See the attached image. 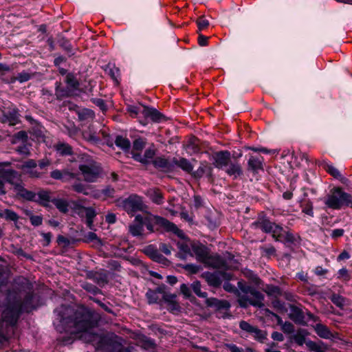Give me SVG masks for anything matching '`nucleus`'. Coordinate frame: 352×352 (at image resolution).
<instances>
[{
	"label": "nucleus",
	"instance_id": "f257e3e1",
	"mask_svg": "<svg viewBox=\"0 0 352 352\" xmlns=\"http://www.w3.org/2000/svg\"><path fill=\"white\" fill-rule=\"evenodd\" d=\"M53 324L60 333L69 336L59 338L63 344H72L79 338L83 342L93 345L96 350L102 352H133V346H124L122 338L113 333L98 334L91 331L100 319L98 314L87 309H76L69 305H61L54 311Z\"/></svg>",
	"mask_w": 352,
	"mask_h": 352
},
{
	"label": "nucleus",
	"instance_id": "f03ea898",
	"mask_svg": "<svg viewBox=\"0 0 352 352\" xmlns=\"http://www.w3.org/2000/svg\"><path fill=\"white\" fill-rule=\"evenodd\" d=\"M126 110L132 118H137L143 126H146L148 124V120L155 123L164 122L168 120V118L157 109L144 105L141 103L138 104H128Z\"/></svg>",
	"mask_w": 352,
	"mask_h": 352
},
{
	"label": "nucleus",
	"instance_id": "7ed1b4c3",
	"mask_svg": "<svg viewBox=\"0 0 352 352\" xmlns=\"http://www.w3.org/2000/svg\"><path fill=\"white\" fill-rule=\"evenodd\" d=\"M238 303L241 307L247 308L250 305L262 308L264 307V295L255 287L238 282Z\"/></svg>",
	"mask_w": 352,
	"mask_h": 352
},
{
	"label": "nucleus",
	"instance_id": "20e7f679",
	"mask_svg": "<svg viewBox=\"0 0 352 352\" xmlns=\"http://www.w3.org/2000/svg\"><path fill=\"white\" fill-rule=\"evenodd\" d=\"M78 169L85 182L94 183L97 182L102 174V168L91 156L86 153L78 156Z\"/></svg>",
	"mask_w": 352,
	"mask_h": 352
},
{
	"label": "nucleus",
	"instance_id": "39448f33",
	"mask_svg": "<svg viewBox=\"0 0 352 352\" xmlns=\"http://www.w3.org/2000/svg\"><path fill=\"white\" fill-rule=\"evenodd\" d=\"M142 222L143 226H146L149 232H154L153 225L156 224L160 226L166 232H172L180 239H185L186 237L184 232L179 229L175 223L160 216L153 214H148L146 217L142 216Z\"/></svg>",
	"mask_w": 352,
	"mask_h": 352
},
{
	"label": "nucleus",
	"instance_id": "423d86ee",
	"mask_svg": "<svg viewBox=\"0 0 352 352\" xmlns=\"http://www.w3.org/2000/svg\"><path fill=\"white\" fill-rule=\"evenodd\" d=\"M327 208L340 210L346 207H352V196L340 188H332L323 201Z\"/></svg>",
	"mask_w": 352,
	"mask_h": 352
},
{
	"label": "nucleus",
	"instance_id": "0eeeda50",
	"mask_svg": "<svg viewBox=\"0 0 352 352\" xmlns=\"http://www.w3.org/2000/svg\"><path fill=\"white\" fill-rule=\"evenodd\" d=\"M20 316L19 305H12L4 308L0 319V346L7 340L6 333L10 327L14 326Z\"/></svg>",
	"mask_w": 352,
	"mask_h": 352
},
{
	"label": "nucleus",
	"instance_id": "6e6552de",
	"mask_svg": "<svg viewBox=\"0 0 352 352\" xmlns=\"http://www.w3.org/2000/svg\"><path fill=\"white\" fill-rule=\"evenodd\" d=\"M116 202L118 206L123 208L129 214L143 211L146 208L142 198L135 194L129 195L127 198H119Z\"/></svg>",
	"mask_w": 352,
	"mask_h": 352
},
{
	"label": "nucleus",
	"instance_id": "1a4fd4ad",
	"mask_svg": "<svg viewBox=\"0 0 352 352\" xmlns=\"http://www.w3.org/2000/svg\"><path fill=\"white\" fill-rule=\"evenodd\" d=\"M252 226L255 228L261 229L265 233H272L274 238L276 236H281L283 234V228L271 222L265 217H259L258 219L252 223Z\"/></svg>",
	"mask_w": 352,
	"mask_h": 352
},
{
	"label": "nucleus",
	"instance_id": "9d476101",
	"mask_svg": "<svg viewBox=\"0 0 352 352\" xmlns=\"http://www.w3.org/2000/svg\"><path fill=\"white\" fill-rule=\"evenodd\" d=\"M289 318L296 324L301 325H305L309 321L316 322L318 320V318L309 311L305 315L303 311L296 306L291 307Z\"/></svg>",
	"mask_w": 352,
	"mask_h": 352
},
{
	"label": "nucleus",
	"instance_id": "9b49d317",
	"mask_svg": "<svg viewBox=\"0 0 352 352\" xmlns=\"http://www.w3.org/2000/svg\"><path fill=\"white\" fill-rule=\"evenodd\" d=\"M204 276L208 284L214 287H219L223 280H230L232 277L230 273L221 271L214 272H207L204 274Z\"/></svg>",
	"mask_w": 352,
	"mask_h": 352
},
{
	"label": "nucleus",
	"instance_id": "f8f14e48",
	"mask_svg": "<svg viewBox=\"0 0 352 352\" xmlns=\"http://www.w3.org/2000/svg\"><path fill=\"white\" fill-rule=\"evenodd\" d=\"M1 177L6 182L11 184L16 191L19 187L23 183L21 179V175L17 171L13 169L3 170L0 172Z\"/></svg>",
	"mask_w": 352,
	"mask_h": 352
},
{
	"label": "nucleus",
	"instance_id": "ddd939ff",
	"mask_svg": "<svg viewBox=\"0 0 352 352\" xmlns=\"http://www.w3.org/2000/svg\"><path fill=\"white\" fill-rule=\"evenodd\" d=\"M23 173L28 175L31 178H41L45 173L40 171L37 163L34 160H28L24 162L20 166Z\"/></svg>",
	"mask_w": 352,
	"mask_h": 352
},
{
	"label": "nucleus",
	"instance_id": "4468645a",
	"mask_svg": "<svg viewBox=\"0 0 352 352\" xmlns=\"http://www.w3.org/2000/svg\"><path fill=\"white\" fill-rule=\"evenodd\" d=\"M313 327L316 334L321 338L330 340L333 342H337L340 340L338 333L331 332L330 329L323 324L317 323L313 326Z\"/></svg>",
	"mask_w": 352,
	"mask_h": 352
},
{
	"label": "nucleus",
	"instance_id": "2eb2a0df",
	"mask_svg": "<svg viewBox=\"0 0 352 352\" xmlns=\"http://www.w3.org/2000/svg\"><path fill=\"white\" fill-rule=\"evenodd\" d=\"M213 158L215 167L224 168L227 167L230 162V153L228 151H221L216 153Z\"/></svg>",
	"mask_w": 352,
	"mask_h": 352
},
{
	"label": "nucleus",
	"instance_id": "dca6fc26",
	"mask_svg": "<svg viewBox=\"0 0 352 352\" xmlns=\"http://www.w3.org/2000/svg\"><path fill=\"white\" fill-rule=\"evenodd\" d=\"M192 256L195 254L197 261L205 262L208 258V252L204 245L193 242L191 243Z\"/></svg>",
	"mask_w": 352,
	"mask_h": 352
},
{
	"label": "nucleus",
	"instance_id": "f3484780",
	"mask_svg": "<svg viewBox=\"0 0 352 352\" xmlns=\"http://www.w3.org/2000/svg\"><path fill=\"white\" fill-rule=\"evenodd\" d=\"M264 158L262 156L250 155L248 161V170L258 173L263 170Z\"/></svg>",
	"mask_w": 352,
	"mask_h": 352
},
{
	"label": "nucleus",
	"instance_id": "a211bd4d",
	"mask_svg": "<svg viewBox=\"0 0 352 352\" xmlns=\"http://www.w3.org/2000/svg\"><path fill=\"white\" fill-rule=\"evenodd\" d=\"M34 299V294L32 292H29L25 296L23 302L21 304L19 302H14L12 303L8 304L5 308H7L8 307L12 305H19L20 307V315L23 311L30 312L32 310L34 309L36 307L33 305L32 302Z\"/></svg>",
	"mask_w": 352,
	"mask_h": 352
},
{
	"label": "nucleus",
	"instance_id": "6ab92c4d",
	"mask_svg": "<svg viewBox=\"0 0 352 352\" xmlns=\"http://www.w3.org/2000/svg\"><path fill=\"white\" fill-rule=\"evenodd\" d=\"M87 276L89 279L92 280L100 287H104L109 282L108 274L102 271H90Z\"/></svg>",
	"mask_w": 352,
	"mask_h": 352
},
{
	"label": "nucleus",
	"instance_id": "aec40b11",
	"mask_svg": "<svg viewBox=\"0 0 352 352\" xmlns=\"http://www.w3.org/2000/svg\"><path fill=\"white\" fill-rule=\"evenodd\" d=\"M144 226L142 222V215L135 217L133 222L129 226V232L133 236H140L143 234Z\"/></svg>",
	"mask_w": 352,
	"mask_h": 352
},
{
	"label": "nucleus",
	"instance_id": "412c9836",
	"mask_svg": "<svg viewBox=\"0 0 352 352\" xmlns=\"http://www.w3.org/2000/svg\"><path fill=\"white\" fill-rule=\"evenodd\" d=\"M163 293V288L158 287L155 289H149L146 293V297L148 304H157L162 299L161 294Z\"/></svg>",
	"mask_w": 352,
	"mask_h": 352
},
{
	"label": "nucleus",
	"instance_id": "4be33fe9",
	"mask_svg": "<svg viewBox=\"0 0 352 352\" xmlns=\"http://www.w3.org/2000/svg\"><path fill=\"white\" fill-rule=\"evenodd\" d=\"M1 122L9 125H15L19 122V114L16 109H12L3 113Z\"/></svg>",
	"mask_w": 352,
	"mask_h": 352
},
{
	"label": "nucleus",
	"instance_id": "5701e85b",
	"mask_svg": "<svg viewBox=\"0 0 352 352\" xmlns=\"http://www.w3.org/2000/svg\"><path fill=\"white\" fill-rule=\"evenodd\" d=\"M144 252L155 262L164 263L166 260V258L162 255L159 250L153 245L147 246L144 250Z\"/></svg>",
	"mask_w": 352,
	"mask_h": 352
},
{
	"label": "nucleus",
	"instance_id": "b1692460",
	"mask_svg": "<svg viewBox=\"0 0 352 352\" xmlns=\"http://www.w3.org/2000/svg\"><path fill=\"white\" fill-rule=\"evenodd\" d=\"M55 95L58 100H62L74 95V92L69 87H63L60 82H56Z\"/></svg>",
	"mask_w": 352,
	"mask_h": 352
},
{
	"label": "nucleus",
	"instance_id": "393cba45",
	"mask_svg": "<svg viewBox=\"0 0 352 352\" xmlns=\"http://www.w3.org/2000/svg\"><path fill=\"white\" fill-rule=\"evenodd\" d=\"M179 252L177 256L182 260H186L188 256H192L191 244L189 245L186 242L177 243Z\"/></svg>",
	"mask_w": 352,
	"mask_h": 352
},
{
	"label": "nucleus",
	"instance_id": "a878e982",
	"mask_svg": "<svg viewBox=\"0 0 352 352\" xmlns=\"http://www.w3.org/2000/svg\"><path fill=\"white\" fill-rule=\"evenodd\" d=\"M175 165L182 169L184 171L187 173H191L193 170V165L191 164V162L184 158L181 157L179 159L173 158V166Z\"/></svg>",
	"mask_w": 352,
	"mask_h": 352
},
{
	"label": "nucleus",
	"instance_id": "bb28decb",
	"mask_svg": "<svg viewBox=\"0 0 352 352\" xmlns=\"http://www.w3.org/2000/svg\"><path fill=\"white\" fill-rule=\"evenodd\" d=\"M52 202V199L50 197V192L47 190H40L38 193H36V201L40 205L43 206L45 207H47L49 206V203Z\"/></svg>",
	"mask_w": 352,
	"mask_h": 352
},
{
	"label": "nucleus",
	"instance_id": "cd10ccee",
	"mask_svg": "<svg viewBox=\"0 0 352 352\" xmlns=\"http://www.w3.org/2000/svg\"><path fill=\"white\" fill-rule=\"evenodd\" d=\"M23 186V184L21 186H18L16 194L28 201H36V193L25 189Z\"/></svg>",
	"mask_w": 352,
	"mask_h": 352
},
{
	"label": "nucleus",
	"instance_id": "c85d7f7f",
	"mask_svg": "<svg viewBox=\"0 0 352 352\" xmlns=\"http://www.w3.org/2000/svg\"><path fill=\"white\" fill-rule=\"evenodd\" d=\"M228 175L232 177L233 179L237 178L239 176L242 175V169L240 164L237 162L232 163L231 162L228 164V167L226 170Z\"/></svg>",
	"mask_w": 352,
	"mask_h": 352
},
{
	"label": "nucleus",
	"instance_id": "c756f323",
	"mask_svg": "<svg viewBox=\"0 0 352 352\" xmlns=\"http://www.w3.org/2000/svg\"><path fill=\"white\" fill-rule=\"evenodd\" d=\"M52 203L62 213L66 214L69 211V202L67 200L61 198L52 199Z\"/></svg>",
	"mask_w": 352,
	"mask_h": 352
},
{
	"label": "nucleus",
	"instance_id": "7c9ffc66",
	"mask_svg": "<svg viewBox=\"0 0 352 352\" xmlns=\"http://www.w3.org/2000/svg\"><path fill=\"white\" fill-rule=\"evenodd\" d=\"M104 71L116 83L119 82L120 69L114 64L109 63L104 67Z\"/></svg>",
	"mask_w": 352,
	"mask_h": 352
},
{
	"label": "nucleus",
	"instance_id": "2f4dec72",
	"mask_svg": "<svg viewBox=\"0 0 352 352\" xmlns=\"http://www.w3.org/2000/svg\"><path fill=\"white\" fill-rule=\"evenodd\" d=\"M155 168L170 170L173 168V162L170 163L167 159L158 157L152 162Z\"/></svg>",
	"mask_w": 352,
	"mask_h": 352
},
{
	"label": "nucleus",
	"instance_id": "473e14b6",
	"mask_svg": "<svg viewBox=\"0 0 352 352\" xmlns=\"http://www.w3.org/2000/svg\"><path fill=\"white\" fill-rule=\"evenodd\" d=\"M86 217V223L89 229H92L94 219L96 215V212L94 208L92 207H85L84 210Z\"/></svg>",
	"mask_w": 352,
	"mask_h": 352
},
{
	"label": "nucleus",
	"instance_id": "72a5a7b5",
	"mask_svg": "<svg viewBox=\"0 0 352 352\" xmlns=\"http://www.w3.org/2000/svg\"><path fill=\"white\" fill-rule=\"evenodd\" d=\"M65 82L67 87H69L74 92L78 90L79 82L73 74L69 73L66 75Z\"/></svg>",
	"mask_w": 352,
	"mask_h": 352
},
{
	"label": "nucleus",
	"instance_id": "f704fd0d",
	"mask_svg": "<svg viewBox=\"0 0 352 352\" xmlns=\"http://www.w3.org/2000/svg\"><path fill=\"white\" fill-rule=\"evenodd\" d=\"M115 144L118 147L125 151H129L131 148L130 141L127 138L120 135L116 137Z\"/></svg>",
	"mask_w": 352,
	"mask_h": 352
},
{
	"label": "nucleus",
	"instance_id": "c9c22d12",
	"mask_svg": "<svg viewBox=\"0 0 352 352\" xmlns=\"http://www.w3.org/2000/svg\"><path fill=\"white\" fill-rule=\"evenodd\" d=\"M28 141V136L25 131H20L13 135L12 144L26 143Z\"/></svg>",
	"mask_w": 352,
	"mask_h": 352
},
{
	"label": "nucleus",
	"instance_id": "e433bc0d",
	"mask_svg": "<svg viewBox=\"0 0 352 352\" xmlns=\"http://www.w3.org/2000/svg\"><path fill=\"white\" fill-rule=\"evenodd\" d=\"M25 214L30 217L32 226H39L43 223V217L41 215H34L30 210H27Z\"/></svg>",
	"mask_w": 352,
	"mask_h": 352
},
{
	"label": "nucleus",
	"instance_id": "4c0bfd02",
	"mask_svg": "<svg viewBox=\"0 0 352 352\" xmlns=\"http://www.w3.org/2000/svg\"><path fill=\"white\" fill-rule=\"evenodd\" d=\"M191 288L193 292L199 298H206L207 293L205 292H201V283L199 281L196 280L194 281L191 284Z\"/></svg>",
	"mask_w": 352,
	"mask_h": 352
},
{
	"label": "nucleus",
	"instance_id": "58836bf2",
	"mask_svg": "<svg viewBox=\"0 0 352 352\" xmlns=\"http://www.w3.org/2000/svg\"><path fill=\"white\" fill-rule=\"evenodd\" d=\"M56 150L61 155H70L72 154V148L67 144H58Z\"/></svg>",
	"mask_w": 352,
	"mask_h": 352
},
{
	"label": "nucleus",
	"instance_id": "ea45409f",
	"mask_svg": "<svg viewBox=\"0 0 352 352\" xmlns=\"http://www.w3.org/2000/svg\"><path fill=\"white\" fill-rule=\"evenodd\" d=\"M82 287L87 292H89L94 295L102 294V292L100 289L89 283H84L82 285Z\"/></svg>",
	"mask_w": 352,
	"mask_h": 352
},
{
	"label": "nucleus",
	"instance_id": "a19ab883",
	"mask_svg": "<svg viewBox=\"0 0 352 352\" xmlns=\"http://www.w3.org/2000/svg\"><path fill=\"white\" fill-rule=\"evenodd\" d=\"M82 135L85 140L92 144H97L100 142V138L95 133L85 131Z\"/></svg>",
	"mask_w": 352,
	"mask_h": 352
},
{
	"label": "nucleus",
	"instance_id": "79ce46f5",
	"mask_svg": "<svg viewBox=\"0 0 352 352\" xmlns=\"http://www.w3.org/2000/svg\"><path fill=\"white\" fill-rule=\"evenodd\" d=\"M325 169L327 173H329L331 175L334 177L336 179L342 180L344 179L342 177V175L340 174V171L334 167L332 164H327L325 166Z\"/></svg>",
	"mask_w": 352,
	"mask_h": 352
},
{
	"label": "nucleus",
	"instance_id": "37998d69",
	"mask_svg": "<svg viewBox=\"0 0 352 352\" xmlns=\"http://www.w3.org/2000/svg\"><path fill=\"white\" fill-rule=\"evenodd\" d=\"M282 233L283 235H282L281 236H276L275 237L276 241H284L287 243H293L294 242V241H295L294 236L291 232H287L283 230Z\"/></svg>",
	"mask_w": 352,
	"mask_h": 352
},
{
	"label": "nucleus",
	"instance_id": "c03bdc74",
	"mask_svg": "<svg viewBox=\"0 0 352 352\" xmlns=\"http://www.w3.org/2000/svg\"><path fill=\"white\" fill-rule=\"evenodd\" d=\"M79 180L78 174L70 172L68 169H63V182H69L72 180Z\"/></svg>",
	"mask_w": 352,
	"mask_h": 352
},
{
	"label": "nucleus",
	"instance_id": "a18cd8bd",
	"mask_svg": "<svg viewBox=\"0 0 352 352\" xmlns=\"http://www.w3.org/2000/svg\"><path fill=\"white\" fill-rule=\"evenodd\" d=\"M72 188L76 192L82 193L83 195H87L89 193L87 192V189L86 186L80 182V179L78 182H75L72 186Z\"/></svg>",
	"mask_w": 352,
	"mask_h": 352
},
{
	"label": "nucleus",
	"instance_id": "49530a36",
	"mask_svg": "<svg viewBox=\"0 0 352 352\" xmlns=\"http://www.w3.org/2000/svg\"><path fill=\"white\" fill-rule=\"evenodd\" d=\"M146 140L139 138L135 139L133 143V150L135 151H141L146 146Z\"/></svg>",
	"mask_w": 352,
	"mask_h": 352
},
{
	"label": "nucleus",
	"instance_id": "de8ad7c7",
	"mask_svg": "<svg viewBox=\"0 0 352 352\" xmlns=\"http://www.w3.org/2000/svg\"><path fill=\"white\" fill-rule=\"evenodd\" d=\"M155 155V149L154 148V146H152L151 147L148 148L143 155L144 160H146V164H148L150 163L151 160L153 159L154 156Z\"/></svg>",
	"mask_w": 352,
	"mask_h": 352
},
{
	"label": "nucleus",
	"instance_id": "09e8293b",
	"mask_svg": "<svg viewBox=\"0 0 352 352\" xmlns=\"http://www.w3.org/2000/svg\"><path fill=\"white\" fill-rule=\"evenodd\" d=\"M3 217L6 219L14 222L17 221L19 219V215L13 210L9 209H6L4 210Z\"/></svg>",
	"mask_w": 352,
	"mask_h": 352
},
{
	"label": "nucleus",
	"instance_id": "8fccbe9b",
	"mask_svg": "<svg viewBox=\"0 0 352 352\" xmlns=\"http://www.w3.org/2000/svg\"><path fill=\"white\" fill-rule=\"evenodd\" d=\"M252 335L256 340L260 342H263L264 340H265L267 336L265 331H262L257 327L255 328Z\"/></svg>",
	"mask_w": 352,
	"mask_h": 352
},
{
	"label": "nucleus",
	"instance_id": "3c124183",
	"mask_svg": "<svg viewBox=\"0 0 352 352\" xmlns=\"http://www.w3.org/2000/svg\"><path fill=\"white\" fill-rule=\"evenodd\" d=\"M239 327L244 331L250 333L251 335L254 332V330L256 327L251 325L246 321H241L239 323Z\"/></svg>",
	"mask_w": 352,
	"mask_h": 352
},
{
	"label": "nucleus",
	"instance_id": "603ef678",
	"mask_svg": "<svg viewBox=\"0 0 352 352\" xmlns=\"http://www.w3.org/2000/svg\"><path fill=\"white\" fill-rule=\"evenodd\" d=\"M16 151L18 153L25 156H28L30 154L28 142L21 143V144L16 148Z\"/></svg>",
	"mask_w": 352,
	"mask_h": 352
},
{
	"label": "nucleus",
	"instance_id": "864d4df0",
	"mask_svg": "<svg viewBox=\"0 0 352 352\" xmlns=\"http://www.w3.org/2000/svg\"><path fill=\"white\" fill-rule=\"evenodd\" d=\"M90 299L92 300L96 303H97L101 308H102L107 313L114 314L113 311L109 306L110 305L109 302H108L107 304L103 303L99 299L96 298H90Z\"/></svg>",
	"mask_w": 352,
	"mask_h": 352
},
{
	"label": "nucleus",
	"instance_id": "5fc2aeb1",
	"mask_svg": "<svg viewBox=\"0 0 352 352\" xmlns=\"http://www.w3.org/2000/svg\"><path fill=\"white\" fill-rule=\"evenodd\" d=\"M331 300L339 307H342L344 304V298L338 294H333L331 297Z\"/></svg>",
	"mask_w": 352,
	"mask_h": 352
},
{
	"label": "nucleus",
	"instance_id": "6e6d98bb",
	"mask_svg": "<svg viewBox=\"0 0 352 352\" xmlns=\"http://www.w3.org/2000/svg\"><path fill=\"white\" fill-rule=\"evenodd\" d=\"M191 285L188 286L186 284H182L180 286V291L186 298H190L191 294Z\"/></svg>",
	"mask_w": 352,
	"mask_h": 352
},
{
	"label": "nucleus",
	"instance_id": "4d7b16f0",
	"mask_svg": "<svg viewBox=\"0 0 352 352\" xmlns=\"http://www.w3.org/2000/svg\"><path fill=\"white\" fill-rule=\"evenodd\" d=\"M72 203L73 204V207H72L73 211L78 215L82 216L85 207L82 206L78 201H72Z\"/></svg>",
	"mask_w": 352,
	"mask_h": 352
},
{
	"label": "nucleus",
	"instance_id": "13d9d810",
	"mask_svg": "<svg viewBox=\"0 0 352 352\" xmlns=\"http://www.w3.org/2000/svg\"><path fill=\"white\" fill-rule=\"evenodd\" d=\"M31 78V74L28 72L23 71L18 74L16 80L20 82H25Z\"/></svg>",
	"mask_w": 352,
	"mask_h": 352
},
{
	"label": "nucleus",
	"instance_id": "bf43d9fd",
	"mask_svg": "<svg viewBox=\"0 0 352 352\" xmlns=\"http://www.w3.org/2000/svg\"><path fill=\"white\" fill-rule=\"evenodd\" d=\"M309 351L314 352H323L320 347L314 342L311 340H307L305 343Z\"/></svg>",
	"mask_w": 352,
	"mask_h": 352
},
{
	"label": "nucleus",
	"instance_id": "052dcab7",
	"mask_svg": "<svg viewBox=\"0 0 352 352\" xmlns=\"http://www.w3.org/2000/svg\"><path fill=\"white\" fill-rule=\"evenodd\" d=\"M91 101L97 107H98L102 111H107V105H106L105 102H104V100L103 99H101V98H92Z\"/></svg>",
	"mask_w": 352,
	"mask_h": 352
},
{
	"label": "nucleus",
	"instance_id": "680f3d73",
	"mask_svg": "<svg viewBox=\"0 0 352 352\" xmlns=\"http://www.w3.org/2000/svg\"><path fill=\"white\" fill-rule=\"evenodd\" d=\"M162 295V299H163L165 302L168 303H173L175 302L176 296L175 294H167L164 292L163 289V293L161 294Z\"/></svg>",
	"mask_w": 352,
	"mask_h": 352
},
{
	"label": "nucleus",
	"instance_id": "e2e57ef3",
	"mask_svg": "<svg viewBox=\"0 0 352 352\" xmlns=\"http://www.w3.org/2000/svg\"><path fill=\"white\" fill-rule=\"evenodd\" d=\"M115 192V189L109 186L105 187L101 190V194L107 197H113Z\"/></svg>",
	"mask_w": 352,
	"mask_h": 352
},
{
	"label": "nucleus",
	"instance_id": "0e129e2a",
	"mask_svg": "<svg viewBox=\"0 0 352 352\" xmlns=\"http://www.w3.org/2000/svg\"><path fill=\"white\" fill-rule=\"evenodd\" d=\"M50 176L52 178L56 180H61L63 182V170H54L50 173Z\"/></svg>",
	"mask_w": 352,
	"mask_h": 352
},
{
	"label": "nucleus",
	"instance_id": "69168bd1",
	"mask_svg": "<svg viewBox=\"0 0 352 352\" xmlns=\"http://www.w3.org/2000/svg\"><path fill=\"white\" fill-rule=\"evenodd\" d=\"M344 229L338 228V229L331 230L330 236L333 239L336 240V239L344 235Z\"/></svg>",
	"mask_w": 352,
	"mask_h": 352
},
{
	"label": "nucleus",
	"instance_id": "338daca9",
	"mask_svg": "<svg viewBox=\"0 0 352 352\" xmlns=\"http://www.w3.org/2000/svg\"><path fill=\"white\" fill-rule=\"evenodd\" d=\"M94 116V113L93 112V111L89 110V109H84L81 112L78 113V116H79L80 119H81V120L85 119L89 117L93 118Z\"/></svg>",
	"mask_w": 352,
	"mask_h": 352
},
{
	"label": "nucleus",
	"instance_id": "774afa93",
	"mask_svg": "<svg viewBox=\"0 0 352 352\" xmlns=\"http://www.w3.org/2000/svg\"><path fill=\"white\" fill-rule=\"evenodd\" d=\"M159 249L167 256L171 254V246L166 243H161Z\"/></svg>",
	"mask_w": 352,
	"mask_h": 352
}]
</instances>
